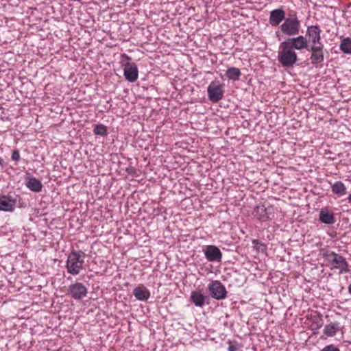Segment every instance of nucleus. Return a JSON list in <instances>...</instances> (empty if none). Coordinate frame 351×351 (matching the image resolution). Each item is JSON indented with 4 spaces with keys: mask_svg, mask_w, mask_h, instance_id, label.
Segmentation results:
<instances>
[{
    "mask_svg": "<svg viewBox=\"0 0 351 351\" xmlns=\"http://www.w3.org/2000/svg\"><path fill=\"white\" fill-rule=\"evenodd\" d=\"M241 75V71L238 68H236V67H233V66L229 67L226 71V75L230 80H233V81L239 80Z\"/></svg>",
    "mask_w": 351,
    "mask_h": 351,
    "instance_id": "nucleus-22",
    "label": "nucleus"
},
{
    "mask_svg": "<svg viewBox=\"0 0 351 351\" xmlns=\"http://www.w3.org/2000/svg\"><path fill=\"white\" fill-rule=\"evenodd\" d=\"M206 296L200 291H193L191 293V302L197 307H203L206 303Z\"/></svg>",
    "mask_w": 351,
    "mask_h": 351,
    "instance_id": "nucleus-20",
    "label": "nucleus"
},
{
    "mask_svg": "<svg viewBox=\"0 0 351 351\" xmlns=\"http://www.w3.org/2000/svg\"><path fill=\"white\" fill-rule=\"evenodd\" d=\"M279 49L278 53L279 62L284 67H292L298 61L295 50L286 40L280 44Z\"/></svg>",
    "mask_w": 351,
    "mask_h": 351,
    "instance_id": "nucleus-1",
    "label": "nucleus"
},
{
    "mask_svg": "<svg viewBox=\"0 0 351 351\" xmlns=\"http://www.w3.org/2000/svg\"><path fill=\"white\" fill-rule=\"evenodd\" d=\"M4 163H5V162H4V160H3L2 158H0V165H1V167H3Z\"/></svg>",
    "mask_w": 351,
    "mask_h": 351,
    "instance_id": "nucleus-30",
    "label": "nucleus"
},
{
    "mask_svg": "<svg viewBox=\"0 0 351 351\" xmlns=\"http://www.w3.org/2000/svg\"><path fill=\"white\" fill-rule=\"evenodd\" d=\"M340 49L344 53L351 54V38H343L340 44Z\"/></svg>",
    "mask_w": 351,
    "mask_h": 351,
    "instance_id": "nucleus-23",
    "label": "nucleus"
},
{
    "mask_svg": "<svg viewBox=\"0 0 351 351\" xmlns=\"http://www.w3.org/2000/svg\"><path fill=\"white\" fill-rule=\"evenodd\" d=\"M121 64L124 66L123 75L125 80L130 82H135L138 77V69L134 62H131V58L123 53L121 55Z\"/></svg>",
    "mask_w": 351,
    "mask_h": 351,
    "instance_id": "nucleus-5",
    "label": "nucleus"
},
{
    "mask_svg": "<svg viewBox=\"0 0 351 351\" xmlns=\"http://www.w3.org/2000/svg\"><path fill=\"white\" fill-rule=\"evenodd\" d=\"M332 191L338 196H343L346 193V188L344 184L341 181L335 182L332 186Z\"/></svg>",
    "mask_w": 351,
    "mask_h": 351,
    "instance_id": "nucleus-21",
    "label": "nucleus"
},
{
    "mask_svg": "<svg viewBox=\"0 0 351 351\" xmlns=\"http://www.w3.org/2000/svg\"><path fill=\"white\" fill-rule=\"evenodd\" d=\"M211 297L215 300H223L227 297V290L219 280H213L208 287Z\"/></svg>",
    "mask_w": 351,
    "mask_h": 351,
    "instance_id": "nucleus-7",
    "label": "nucleus"
},
{
    "mask_svg": "<svg viewBox=\"0 0 351 351\" xmlns=\"http://www.w3.org/2000/svg\"><path fill=\"white\" fill-rule=\"evenodd\" d=\"M20 158H21V157H20V154H19V150H17V149L14 150L12 152V160H13L14 161H19L20 160Z\"/></svg>",
    "mask_w": 351,
    "mask_h": 351,
    "instance_id": "nucleus-29",
    "label": "nucleus"
},
{
    "mask_svg": "<svg viewBox=\"0 0 351 351\" xmlns=\"http://www.w3.org/2000/svg\"><path fill=\"white\" fill-rule=\"evenodd\" d=\"M273 208H266L264 205L257 206L255 208V216L262 221H266L274 217Z\"/></svg>",
    "mask_w": 351,
    "mask_h": 351,
    "instance_id": "nucleus-13",
    "label": "nucleus"
},
{
    "mask_svg": "<svg viewBox=\"0 0 351 351\" xmlns=\"http://www.w3.org/2000/svg\"><path fill=\"white\" fill-rule=\"evenodd\" d=\"M323 258L326 265L330 267V269H338L339 274L348 273L350 271L349 265L346 258L341 254L327 250L323 253Z\"/></svg>",
    "mask_w": 351,
    "mask_h": 351,
    "instance_id": "nucleus-2",
    "label": "nucleus"
},
{
    "mask_svg": "<svg viewBox=\"0 0 351 351\" xmlns=\"http://www.w3.org/2000/svg\"><path fill=\"white\" fill-rule=\"evenodd\" d=\"M16 201L10 196L0 195V210L12 212L16 206Z\"/></svg>",
    "mask_w": 351,
    "mask_h": 351,
    "instance_id": "nucleus-15",
    "label": "nucleus"
},
{
    "mask_svg": "<svg viewBox=\"0 0 351 351\" xmlns=\"http://www.w3.org/2000/svg\"><path fill=\"white\" fill-rule=\"evenodd\" d=\"M319 219L322 223L327 225L333 224L335 222L333 213L326 208H322L321 210Z\"/></svg>",
    "mask_w": 351,
    "mask_h": 351,
    "instance_id": "nucleus-18",
    "label": "nucleus"
},
{
    "mask_svg": "<svg viewBox=\"0 0 351 351\" xmlns=\"http://www.w3.org/2000/svg\"><path fill=\"white\" fill-rule=\"evenodd\" d=\"M323 319L320 315L314 316L312 319L311 327L313 330L320 328L323 326Z\"/></svg>",
    "mask_w": 351,
    "mask_h": 351,
    "instance_id": "nucleus-24",
    "label": "nucleus"
},
{
    "mask_svg": "<svg viewBox=\"0 0 351 351\" xmlns=\"http://www.w3.org/2000/svg\"><path fill=\"white\" fill-rule=\"evenodd\" d=\"M286 41L293 47V49L298 51L303 49H306L307 51L311 46L308 44L307 38L302 35L296 37H289Z\"/></svg>",
    "mask_w": 351,
    "mask_h": 351,
    "instance_id": "nucleus-11",
    "label": "nucleus"
},
{
    "mask_svg": "<svg viewBox=\"0 0 351 351\" xmlns=\"http://www.w3.org/2000/svg\"><path fill=\"white\" fill-rule=\"evenodd\" d=\"M343 326L337 322H330L324 326V334L327 337H334L337 332L342 330Z\"/></svg>",
    "mask_w": 351,
    "mask_h": 351,
    "instance_id": "nucleus-19",
    "label": "nucleus"
},
{
    "mask_svg": "<svg viewBox=\"0 0 351 351\" xmlns=\"http://www.w3.org/2000/svg\"><path fill=\"white\" fill-rule=\"evenodd\" d=\"M85 256V253L81 250L71 252L68 256L66 261V267L67 271L73 276L79 274L83 269Z\"/></svg>",
    "mask_w": 351,
    "mask_h": 351,
    "instance_id": "nucleus-3",
    "label": "nucleus"
},
{
    "mask_svg": "<svg viewBox=\"0 0 351 351\" xmlns=\"http://www.w3.org/2000/svg\"><path fill=\"white\" fill-rule=\"evenodd\" d=\"M322 30L318 25L307 27L305 37L307 38L309 45H322L321 42Z\"/></svg>",
    "mask_w": 351,
    "mask_h": 351,
    "instance_id": "nucleus-8",
    "label": "nucleus"
},
{
    "mask_svg": "<svg viewBox=\"0 0 351 351\" xmlns=\"http://www.w3.org/2000/svg\"><path fill=\"white\" fill-rule=\"evenodd\" d=\"M276 34L277 36H279V32H276Z\"/></svg>",
    "mask_w": 351,
    "mask_h": 351,
    "instance_id": "nucleus-32",
    "label": "nucleus"
},
{
    "mask_svg": "<svg viewBox=\"0 0 351 351\" xmlns=\"http://www.w3.org/2000/svg\"><path fill=\"white\" fill-rule=\"evenodd\" d=\"M228 343L229 344L228 351H237L239 348V345L236 341H228Z\"/></svg>",
    "mask_w": 351,
    "mask_h": 351,
    "instance_id": "nucleus-27",
    "label": "nucleus"
},
{
    "mask_svg": "<svg viewBox=\"0 0 351 351\" xmlns=\"http://www.w3.org/2000/svg\"><path fill=\"white\" fill-rule=\"evenodd\" d=\"M348 293L351 295V283L349 285L348 287Z\"/></svg>",
    "mask_w": 351,
    "mask_h": 351,
    "instance_id": "nucleus-31",
    "label": "nucleus"
},
{
    "mask_svg": "<svg viewBox=\"0 0 351 351\" xmlns=\"http://www.w3.org/2000/svg\"><path fill=\"white\" fill-rule=\"evenodd\" d=\"M281 32L289 37L299 34L301 23L296 14H290L280 27Z\"/></svg>",
    "mask_w": 351,
    "mask_h": 351,
    "instance_id": "nucleus-4",
    "label": "nucleus"
},
{
    "mask_svg": "<svg viewBox=\"0 0 351 351\" xmlns=\"http://www.w3.org/2000/svg\"><path fill=\"white\" fill-rule=\"evenodd\" d=\"M208 97L213 103H217L222 99L224 90L223 86L217 81H213L207 88Z\"/></svg>",
    "mask_w": 351,
    "mask_h": 351,
    "instance_id": "nucleus-6",
    "label": "nucleus"
},
{
    "mask_svg": "<svg viewBox=\"0 0 351 351\" xmlns=\"http://www.w3.org/2000/svg\"><path fill=\"white\" fill-rule=\"evenodd\" d=\"M26 186L33 192H40L42 190L43 184L41 182L34 178L31 176H27L25 179Z\"/></svg>",
    "mask_w": 351,
    "mask_h": 351,
    "instance_id": "nucleus-17",
    "label": "nucleus"
},
{
    "mask_svg": "<svg viewBox=\"0 0 351 351\" xmlns=\"http://www.w3.org/2000/svg\"><path fill=\"white\" fill-rule=\"evenodd\" d=\"M324 44L310 46L307 51L311 52L310 60L312 64H319L324 61Z\"/></svg>",
    "mask_w": 351,
    "mask_h": 351,
    "instance_id": "nucleus-9",
    "label": "nucleus"
},
{
    "mask_svg": "<svg viewBox=\"0 0 351 351\" xmlns=\"http://www.w3.org/2000/svg\"><path fill=\"white\" fill-rule=\"evenodd\" d=\"M93 132L96 135H99L102 136H106L107 134L106 126H105L103 124L95 125L93 129Z\"/></svg>",
    "mask_w": 351,
    "mask_h": 351,
    "instance_id": "nucleus-25",
    "label": "nucleus"
},
{
    "mask_svg": "<svg viewBox=\"0 0 351 351\" xmlns=\"http://www.w3.org/2000/svg\"><path fill=\"white\" fill-rule=\"evenodd\" d=\"M67 291L71 297L76 300H80L87 295V288L81 282L71 284Z\"/></svg>",
    "mask_w": 351,
    "mask_h": 351,
    "instance_id": "nucleus-10",
    "label": "nucleus"
},
{
    "mask_svg": "<svg viewBox=\"0 0 351 351\" xmlns=\"http://www.w3.org/2000/svg\"><path fill=\"white\" fill-rule=\"evenodd\" d=\"M322 351H340V350L338 348L335 347L334 345L331 344L325 346L322 349Z\"/></svg>",
    "mask_w": 351,
    "mask_h": 351,
    "instance_id": "nucleus-28",
    "label": "nucleus"
},
{
    "mask_svg": "<svg viewBox=\"0 0 351 351\" xmlns=\"http://www.w3.org/2000/svg\"><path fill=\"white\" fill-rule=\"evenodd\" d=\"M252 243L254 245V247L258 250V251H264L266 249V245L261 243L258 239H254L252 241Z\"/></svg>",
    "mask_w": 351,
    "mask_h": 351,
    "instance_id": "nucleus-26",
    "label": "nucleus"
},
{
    "mask_svg": "<svg viewBox=\"0 0 351 351\" xmlns=\"http://www.w3.org/2000/svg\"><path fill=\"white\" fill-rule=\"evenodd\" d=\"M133 294L135 298L140 301H146L150 297V292L143 285H139L134 291Z\"/></svg>",
    "mask_w": 351,
    "mask_h": 351,
    "instance_id": "nucleus-16",
    "label": "nucleus"
},
{
    "mask_svg": "<svg viewBox=\"0 0 351 351\" xmlns=\"http://www.w3.org/2000/svg\"><path fill=\"white\" fill-rule=\"evenodd\" d=\"M204 256L209 262H221L222 253L221 250L215 245H207L204 250Z\"/></svg>",
    "mask_w": 351,
    "mask_h": 351,
    "instance_id": "nucleus-12",
    "label": "nucleus"
},
{
    "mask_svg": "<svg viewBox=\"0 0 351 351\" xmlns=\"http://www.w3.org/2000/svg\"><path fill=\"white\" fill-rule=\"evenodd\" d=\"M286 18L285 12L282 8L275 9L270 12L269 23L271 26L276 27Z\"/></svg>",
    "mask_w": 351,
    "mask_h": 351,
    "instance_id": "nucleus-14",
    "label": "nucleus"
}]
</instances>
